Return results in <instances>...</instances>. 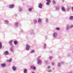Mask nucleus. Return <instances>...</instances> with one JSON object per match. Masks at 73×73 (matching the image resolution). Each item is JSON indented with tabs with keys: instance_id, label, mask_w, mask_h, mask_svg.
Instances as JSON below:
<instances>
[{
	"instance_id": "nucleus-10",
	"label": "nucleus",
	"mask_w": 73,
	"mask_h": 73,
	"mask_svg": "<svg viewBox=\"0 0 73 73\" xmlns=\"http://www.w3.org/2000/svg\"><path fill=\"white\" fill-rule=\"evenodd\" d=\"M12 69L14 71L16 70V68L15 66H13L12 67Z\"/></svg>"
},
{
	"instance_id": "nucleus-4",
	"label": "nucleus",
	"mask_w": 73,
	"mask_h": 73,
	"mask_svg": "<svg viewBox=\"0 0 73 73\" xmlns=\"http://www.w3.org/2000/svg\"><path fill=\"white\" fill-rule=\"evenodd\" d=\"M37 64L38 65H40V64L42 62V61L40 59L37 60Z\"/></svg>"
},
{
	"instance_id": "nucleus-29",
	"label": "nucleus",
	"mask_w": 73,
	"mask_h": 73,
	"mask_svg": "<svg viewBox=\"0 0 73 73\" xmlns=\"http://www.w3.org/2000/svg\"><path fill=\"white\" fill-rule=\"evenodd\" d=\"M48 58L49 60H52V56H50Z\"/></svg>"
},
{
	"instance_id": "nucleus-27",
	"label": "nucleus",
	"mask_w": 73,
	"mask_h": 73,
	"mask_svg": "<svg viewBox=\"0 0 73 73\" xmlns=\"http://www.w3.org/2000/svg\"><path fill=\"white\" fill-rule=\"evenodd\" d=\"M29 11V12H31V11H32V8H30L28 9Z\"/></svg>"
},
{
	"instance_id": "nucleus-26",
	"label": "nucleus",
	"mask_w": 73,
	"mask_h": 73,
	"mask_svg": "<svg viewBox=\"0 0 73 73\" xmlns=\"http://www.w3.org/2000/svg\"><path fill=\"white\" fill-rule=\"evenodd\" d=\"M2 48V44L1 42H0V49Z\"/></svg>"
},
{
	"instance_id": "nucleus-18",
	"label": "nucleus",
	"mask_w": 73,
	"mask_h": 73,
	"mask_svg": "<svg viewBox=\"0 0 73 73\" xmlns=\"http://www.w3.org/2000/svg\"><path fill=\"white\" fill-rule=\"evenodd\" d=\"M70 20H73V16H70L69 17Z\"/></svg>"
},
{
	"instance_id": "nucleus-39",
	"label": "nucleus",
	"mask_w": 73,
	"mask_h": 73,
	"mask_svg": "<svg viewBox=\"0 0 73 73\" xmlns=\"http://www.w3.org/2000/svg\"><path fill=\"white\" fill-rule=\"evenodd\" d=\"M52 3L53 4H55L56 3V2L54 1H53Z\"/></svg>"
},
{
	"instance_id": "nucleus-20",
	"label": "nucleus",
	"mask_w": 73,
	"mask_h": 73,
	"mask_svg": "<svg viewBox=\"0 0 73 73\" xmlns=\"http://www.w3.org/2000/svg\"><path fill=\"white\" fill-rule=\"evenodd\" d=\"M31 68L32 69H34V70H35V69H36V67L34 66H32Z\"/></svg>"
},
{
	"instance_id": "nucleus-31",
	"label": "nucleus",
	"mask_w": 73,
	"mask_h": 73,
	"mask_svg": "<svg viewBox=\"0 0 73 73\" xmlns=\"http://www.w3.org/2000/svg\"><path fill=\"white\" fill-rule=\"evenodd\" d=\"M48 72H52V70L51 69H48Z\"/></svg>"
},
{
	"instance_id": "nucleus-11",
	"label": "nucleus",
	"mask_w": 73,
	"mask_h": 73,
	"mask_svg": "<svg viewBox=\"0 0 73 73\" xmlns=\"http://www.w3.org/2000/svg\"><path fill=\"white\" fill-rule=\"evenodd\" d=\"M61 66V63H60L59 62H58L57 64V66L58 67H60Z\"/></svg>"
},
{
	"instance_id": "nucleus-40",
	"label": "nucleus",
	"mask_w": 73,
	"mask_h": 73,
	"mask_svg": "<svg viewBox=\"0 0 73 73\" xmlns=\"http://www.w3.org/2000/svg\"><path fill=\"white\" fill-rule=\"evenodd\" d=\"M46 22L47 23H48V19H46Z\"/></svg>"
},
{
	"instance_id": "nucleus-14",
	"label": "nucleus",
	"mask_w": 73,
	"mask_h": 73,
	"mask_svg": "<svg viewBox=\"0 0 73 73\" xmlns=\"http://www.w3.org/2000/svg\"><path fill=\"white\" fill-rule=\"evenodd\" d=\"M42 21V20L40 19H39L38 20V22L39 23H41Z\"/></svg>"
},
{
	"instance_id": "nucleus-42",
	"label": "nucleus",
	"mask_w": 73,
	"mask_h": 73,
	"mask_svg": "<svg viewBox=\"0 0 73 73\" xmlns=\"http://www.w3.org/2000/svg\"><path fill=\"white\" fill-rule=\"evenodd\" d=\"M47 68L48 69H50V66H48L47 67Z\"/></svg>"
},
{
	"instance_id": "nucleus-33",
	"label": "nucleus",
	"mask_w": 73,
	"mask_h": 73,
	"mask_svg": "<svg viewBox=\"0 0 73 73\" xmlns=\"http://www.w3.org/2000/svg\"><path fill=\"white\" fill-rule=\"evenodd\" d=\"M10 45L11 46V47H13L14 48V46H13V44H12V43L11 44H10Z\"/></svg>"
},
{
	"instance_id": "nucleus-17",
	"label": "nucleus",
	"mask_w": 73,
	"mask_h": 73,
	"mask_svg": "<svg viewBox=\"0 0 73 73\" xmlns=\"http://www.w3.org/2000/svg\"><path fill=\"white\" fill-rule=\"evenodd\" d=\"M10 50L11 52H14V49H13V48L11 47L10 48Z\"/></svg>"
},
{
	"instance_id": "nucleus-46",
	"label": "nucleus",
	"mask_w": 73,
	"mask_h": 73,
	"mask_svg": "<svg viewBox=\"0 0 73 73\" xmlns=\"http://www.w3.org/2000/svg\"><path fill=\"white\" fill-rule=\"evenodd\" d=\"M32 73H35L34 72H32Z\"/></svg>"
},
{
	"instance_id": "nucleus-5",
	"label": "nucleus",
	"mask_w": 73,
	"mask_h": 73,
	"mask_svg": "<svg viewBox=\"0 0 73 73\" xmlns=\"http://www.w3.org/2000/svg\"><path fill=\"white\" fill-rule=\"evenodd\" d=\"M29 48H30V46L28 44H27L26 46V50H29Z\"/></svg>"
},
{
	"instance_id": "nucleus-47",
	"label": "nucleus",
	"mask_w": 73,
	"mask_h": 73,
	"mask_svg": "<svg viewBox=\"0 0 73 73\" xmlns=\"http://www.w3.org/2000/svg\"><path fill=\"white\" fill-rule=\"evenodd\" d=\"M72 53H73V51H72Z\"/></svg>"
},
{
	"instance_id": "nucleus-22",
	"label": "nucleus",
	"mask_w": 73,
	"mask_h": 73,
	"mask_svg": "<svg viewBox=\"0 0 73 73\" xmlns=\"http://www.w3.org/2000/svg\"><path fill=\"white\" fill-rule=\"evenodd\" d=\"M70 10V7H68L67 8V12H69Z\"/></svg>"
},
{
	"instance_id": "nucleus-30",
	"label": "nucleus",
	"mask_w": 73,
	"mask_h": 73,
	"mask_svg": "<svg viewBox=\"0 0 73 73\" xmlns=\"http://www.w3.org/2000/svg\"><path fill=\"white\" fill-rule=\"evenodd\" d=\"M46 47V44H44V49H45Z\"/></svg>"
},
{
	"instance_id": "nucleus-37",
	"label": "nucleus",
	"mask_w": 73,
	"mask_h": 73,
	"mask_svg": "<svg viewBox=\"0 0 73 73\" xmlns=\"http://www.w3.org/2000/svg\"><path fill=\"white\" fill-rule=\"evenodd\" d=\"M46 1H47V2L51 3V1H50V0H46Z\"/></svg>"
},
{
	"instance_id": "nucleus-6",
	"label": "nucleus",
	"mask_w": 73,
	"mask_h": 73,
	"mask_svg": "<svg viewBox=\"0 0 73 73\" xmlns=\"http://www.w3.org/2000/svg\"><path fill=\"white\" fill-rule=\"evenodd\" d=\"M38 7L39 8L41 9L42 8V3H39L38 5Z\"/></svg>"
},
{
	"instance_id": "nucleus-19",
	"label": "nucleus",
	"mask_w": 73,
	"mask_h": 73,
	"mask_svg": "<svg viewBox=\"0 0 73 73\" xmlns=\"http://www.w3.org/2000/svg\"><path fill=\"white\" fill-rule=\"evenodd\" d=\"M19 11L20 12H21V11H23V9L22 8L20 7L19 8Z\"/></svg>"
},
{
	"instance_id": "nucleus-45",
	"label": "nucleus",
	"mask_w": 73,
	"mask_h": 73,
	"mask_svg": "<svg viewBox=\"0 0 73 73\" xmlns=\"http://www.w3.org/2000/svg\"><path fill=\"white\" fill-rule=\"evenodd\" d=\"M72 11L73 12V7H72Z\"/></svg>"
},
{
	"instance_id": "nucleus-36",
	"label": "nucleus",
	"mask_w": 73,
	"mask_h": 73,
	"mask_svg": "<svg viewBox=\"0 0 73 73\" xmlns=\"http://www.w3.org/2000/svg\"><path fill=\"white\" fill-rule=\"evenodd\" d=\"M73 27V25H72L71 26H70V28H72Z\"/></svg>"
},
{
	"instance_id": "nucleus-12",
	"label": "nucleus",
	"mask_w": 73,
	"mask_h": 73,
	"mask_svg": "<svg viewBox=\"0 0 73 73\" xmlns=\"http://www.w3.org/2000/svg\"><path fill=\"white\" fill-rule=\"evenodd\" d=\"M33 23L35 24H37V20H36V19H34L33 21Z\"/></svg>"
},
{
	"instance_id": "nucleus-24",
	"label": "nucleus",
	"mask_w": 73,
	"mask_h": 73,
	"mask_svg": "<svg viewBox=\"0 0 73 73\" xmlns=\"http://www.w3.org/2000/svg\"><path fill=\"white\" fill-rule=\"evenodd\" d=\"M12 58H10L9 60H7V61L9 62H11V61H12Z\"/></svg>"
},
{
	"instance_id": "nucleus-28",
	"label": "nucleus",
	"mask_w": 73,
	"mask_h": 73,
	"mask_svg": "<svg viewBox=\"0 0 73 73\" xmlns=\"http://www.w3.org/2000/svg\"><path fill=\"white\" fill-rule=\"evenodd\" d=\"M35 52V50H31V53H34Z\"/></svg>"
},
{
	"instance_id": "nucleus-25",
	"label": "nucleus",
	"mask_w": 73,
	"mask_h": 73,
	"mask_svg": "<svg viewBox=\"0 0 73 73\" xmlns=\"http://www.w3.org/2000/svg\"><path fill=\"white\" fill-rule=\"evenodd\" d=\"M50 3L51 2H47V3H46V5H50Z\"/></svg>"
},
{
	"instance_id": "nucleus-16",
	"label": "nucleus",
	"mask_w": 73,
	"mask_h": 73,
	"mask_svg": "<svg viewBox=\"0 0 73 73\" xmlns=\"http://www.w3.org/2000/svg\"><path fill=\"white\" fill-rule=\"evenodd\" d=\"M70 29V25H68L66 27L67 30H69Z\"/></svg>"
},
{
	"instance_id": "nucleus-15",
	"label": "nucleus",
	"mask_w": 73,
	"mask_h": 73,
	"mask_svg": "<svg viewBox=\"0 0 73 73\" xmlns=\"http://www.w3.org/2000/svg\"><path fill=\"white\" fill-rule=\"evenodd\" d=\"M15 25L16 27H17L19 26V23L16 22L15 23Z\"/></svg>"
},
{
	"instance_id": "nucleus-43",
	"label": "nucleus",
	"mask_w": 73,
	"mask_h": 73,
	"mask_svg": "<svg viewBox=\"0 0 73 73\" xmlns=\"http://www.w3.org/2000/svg\"><path fill=\"white\" fill-rule=\"evenodd\" d=\"M61 64H64V62H62Z\"/></svg>"
},
{
	"instance_id": "nucleus-41",
	"label": "nucleus",
	"mask_w": 73,
	"mask_h": 73,
	"mask_svg": "<svg viewBox=\"0 0 73 73\" xmlns=\"http://www.w3.org/2000/svg\"><path fill=\"white\" fill-rule=\"evenodd\" d=\"M31 34H33L34 33V32L33 31H32L31 33Z\"/></svg>"
},
{
	"instance_id": "nucleus-35",
	"label": "nucleus",
	"mask_w": 73,
	"mask_h": 73,
	"mask_svg": "<svg viewBox=\"0 0 73 73\" xmlns=\"http://www.w3.org/2000/svg\"><path fill=\"white\" fill-rule=\"evenodd\" d=\"M56 30H57V31H58L60 30V28L59 27H57L56 28Z\"/></svg>"
},
{
	"instance_id": "nucleus-32",
	"label": "nucleus",
	"mask_w": 73,
	"mask_h": 73,
	"mask_svg": "<svg viewBox=\"0 0 73 73\" xmlns=\"http://www.w3.org/2000/svg\"><path fill=\"white\" fill-rule=\"evenodd\" d=\"M12 41H13V40H10L9 41V44H12Z\"/></svg>"
},
{
	"instance_id": "nucleus-21",
	"label": "nucleus",
	"mask_w": 73,
	"mask_h": 73,
	"mask_svg": "<svg viewBox=\"0 0 73 73\" xmlns=\"http://www.w3.org/2000/svg\"><path fill=\"white\" fill-rule=\"evenodd\" d=\"M24 73H27V69H25L24 70Z\"/></svg>"
},
{
	"instance_id": "nucleus-13",
	"label": "nucleus",
	"mask_w": 73,
	"mask_h": 73,
	"mask_svg": "<svg viewBox=\"0 0 73 73\" xmlns=\"http://www.w3.org/2000/svg\"><path fill=\"white\" fill-rule=\"evenodd\" d=\"M62 11H63V12H65V8L64 7H62Z\"/></svg>"
},
{
	"instance_id": "nucleus-7",
	"label": "nucleus",
	"mask_w": 73,
	"mask_h": 73,
	"mask_svg": "<svg viewBox=\"0 0 73 73\" xmlns=\"http://www.w3.org/2000/svg\"><path fill=\"white\" fill-rule=\"evenodd\" d=\"M1 65L2 68H4L6 66V64L5 63H3L1 64Z\"/></svg>"
},
{
	"instance_id": "nucleus-3",
	"label": "nucleus",
	"mask_w": 73,
	"mask_h": 73,
	"mask_svg": "<svg viewBox=\"0 0 73 73\" xmlns=\"http://www.w3.org/2000/svg\"><path fill=\"white\" fill-rule=\"evenodd\" d=\"M15 5L14 4L10 5H9V8L12 9L14 8Z\"/></svg>"
},
{
	"instance_id": "nucleus-8",
	"label": "nucleus",
	"mask_w": 73,
	"mask_h": 73,
	"mask_svg": "<svg viewBox=\"0 0 73 73\" xmlns=\"http://www.w3.org/2000/svg\"><path fill=\"white\" fill-rule=\"evenodd\" d=\"M4 23L5 24H8L9 23V21L7 20H5Z\"/></svg>"
},
{
	"instance_id": "nucleus-2",
	"label": "nucleus",
	"mask_w": 73,
	"mask_h": 73,
	"mask_svg": "<svg viewBox=\"0 0 73 73\" xmlns=\"http://www.w3.org/2000/svg\"><path fill=\"white\" fill-rule=\"evenodd\" d=\"M3 54L4 55H5V56H7V55H9V52L8 51H6L4 52Z\"/></svg>"
},
{
	"instance_id": "nucleus-9",
	"label": "nucleus",
	"mask_w": 73,
	"mask_h": 73,
	"mask_svg": "<svg viewBox=\"0 0 73 73\" xmlns=\"http://www.w3.org/2000/svg\"><path fill=\"white\" fill-rule=\"evenodd\" d=\"M55 9L57 11H58L60 9V7L57 6L55 7Z\"/></svg>"
},
{
	"instance_id": "nucleus-23",
	"label": "nucleus",
	"mask_w": 73,
	"mask_h": 73,
	"mask_svg": "<svg viewBox=\"0 0 73 73\" xmlns=\"http://www.w3.org/2000/svg\"><path fill=\"white\" fill-rule=\"evenodd\" d=\"M14 45H17V41H14Z\"/></svg>"
},
{
	"instance_id": "nucleus-1",
	"label": "nucleus",
	"mask_w": 73,
	"mask_h": 73,
	"mask_svg": "<svg viewBox=\"0 0 73 73\" xmlns=\"http://www.w3.org/2000/svg\"><path fill=\"white\" fill-rule=\"evenodd\" d=\"M53 36L54 38H56L57 37V33H54L53 34Z\"/></svg>"
},
{
	"instance_id": "nucleus-38",
	"label": "nucleus",
	"mask_w": 73,
	"mask_h": 73,
	"mask_svg": "<svg viewBox=\"0 0 73 73\" xmlns=\"http://www.w3.org/2000/svg\"><path fill=\"white\" fill-rule=\"evenodd\" d=\"M51 64H52V65L53 66H54V62H52L51 63Z\"/></svg>"
},
{
	"instance_id": "nucleus-44",
	"label": "nucleus",
	"mask_w": 73,
	"mask_h": 73,
	"mask_svg": "<svg viewBox=\"0 0 73 73\" xmlns=\"http://www.w3.org/2000/svg\"><path fill=\"white\" fill-rule=\"evenodd\" d=\"M64 0H62V2H63V3H64Z\"/></svg>"
},
{
	"instance_id": "nucleus-34",
	"label": "nucleus",
	"mask_w": 73,
	"mask_h": 73,
	"mask_svg": "<svg viewBox=\"0 0 73 73\" xmlns=\"http://www.w3.org/2000/svg\"><path fill=\"white\" fill-rule=\"evenodd\" d=\"M40 58H41V56H39L38 58L37 59V60H40Z\"/></svg>"
}]
</instances>
